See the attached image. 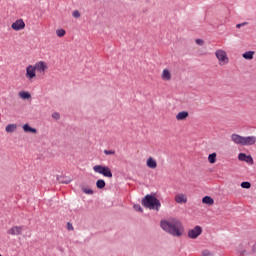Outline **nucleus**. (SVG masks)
Returning a JSON list of instances; mask_svg holds the SVG:
<instances>
[{"label": "nucleus", "instance_id": "1", "mask_svg": "<svg viewBox=\"0 0 256 256\" xmlns=\"http://www.w3.org/2000/svg\"><path fill=\"white\" fill-rule=\"evenodd\" d=\"M47 71H49V65L47 62L40 60L34 65H28L26 67L25 77L28 81H35V79H37V75L43 77Z\"/></svg>", "mask_w": 256, "mask_h": 256}, {"label": "nucleus", "instance_id": "2", "mask_svg": "<svg viewBox=\"0 0 256 256\" xmlns=\"http://www.w3.org/2000/svg\"><path fill=\"white\" fill-rule=\"evenodd\" d=\"M160 227L173 237H181V235H183V225L177 219L162 220Z\"/></svg>", "mask_w": 256, "mask_h": 256}, {"label": "nucleus", "instance_id": "3", "mask_svg": "<svg viewBox=\"0 0 256 256\" xmlns=\"http://www.w3.org/2000/svg\"><path fill=\"white\" fill-rule=\"evenodd\" d=\"M142 205L146 209H150L153 211H159L161 209V201L157 199V197L147 194L143 199H142Z\"/></svg>", "mask_w": 256, "mask_h": 256}, {"label": "nucleus", "instance_id": "4", "mask_svg": "<svg viewBox=\"0 0 256 256\" xmlns=\"http://www.w3.org/2000/svg\"><path fill=\"white\" fill-rule=\"evenodd\" d=\"M215 57L218 60V65H220V67H224V65H229V56L227 55V51L223 49H218L215 51Z\"/></svg>", "mask_w": 256, "mask_h": 256}, {"label": "nucleus", "instance_id": "5", "mask_svg": "<svg viewBox=\"0 0 256 256\" xmlns=\"http://www.w3.org/2000/svg\"><path fill=\"white\" fill-rule=\"evenodd\" d=\"M95 173H100V175H104V177H113V173L111 172V169L107 166L103 165H96L93 167Z\"/></svg>", "mask_w": 256, "mask_h": 256}, {"label": "nucleus", "instance_id": "6", "mask_svg": "<svg viewBox=\"0 0 256 256\" xmlns=\"http://www.w3.org/2000/svg\"><path fill=\"white\" fill-rule=\"evenodd\" d=\"M24 226H13L12 228L7 230L8 235H12V237L23 235Z\"/></svg>", "mask_w": 256, "mask_h": 256}, {"label": "nucleus", "instance_id": "7", "mask_svg": "<svg viewBox=\"0 0 256 256\" xmlns=\"http://www.w3.org/2000/svg\"><path fill=\"white\" fill-rule=\"evenodd\" d=\"M11 29L13 31H23L25 29V21L23 19H18L11 25Z\"/></svg>", "mask_w": 256, "mask_h": 256}, {"label": "nucleus", "instance_id": "8", "mask_svg": "<svg viewBox=\"0 0 256 256\" xmlns=\"http://www.w3.org/2000/svg\"><path fill=\"white\" fill-rule=\"evenodd\" d=\"M256 143V136H243L242 146L249 147L251 145H255Z\"/></svg>", "mask_w": 256, "mask_h": 256}, {"label": "nucleus", "instance_id": "9", "mask_svg": "<svg viewBox=\"0 0 256 256\" xmlns=\"http://www.w3.org/2000/svg\"><path fill=\"white\" fill-rule=\"evenodd\" d=\"M161 79L165 82L171 81V79H173V74H171V70L167 68L163 69L161 73Z\"/></svg>", "mask_w": 256, "mask_h": 256}, {"label": "nucleus", "instance_id": "10", "mask_svg": "<svg viewBox=\"0 0 256 256\" xmlns=\"http://www.w3.org/2000/svg\"><path fill=\"white\" fill-rule=\"evenodd\" d=\"M231 141H233V143H235L236 145H243V136L238 134H232Z\"/></svg>", "mask_w": 256, "mask_h": 256}, {"label": "nucleus", "instance_id": "11", "mask_svg": "<svg viewBox=\"0 0 256 256\" xmlns=\"http://www.w3.org/2000/svg\"><path fill=\"white\" fill-rule=\"evenodd\" d=\"M189 118V112L187 111H181L176 115V120L178 121H187Z\"/></svg>", "mask_w": 256, "mask_h": 256}, {"label": "nucleus", "instance_id": "12", "mask_svg": "<svg viewBox=\"0 0 256 256\" xmlns=\"http://www.w3.org/2000/svg\"><path fill=\"white\" fill-rule=\"evenodd\" d=\"M22 129L24 133H32L33 135L37 134V129L29 126V124H24Z\"/></svg>", "mask_w": 256, "mask_h": 256}, {"label": "nucleus", "instance_id": "13", "mask_svg": "<svg viewBox=\"0 0 256 256\" xmlns=\"http://www.w3.org/2000/svg\"><path fill=\"white\" fill-rule=\"evenodd\" d=\"M242 57L247 61H252V59L255 57V51H247L242 54Z\"/></svg>", "mask_w": 256, "mask_h": 256}, {"label": "nucleus", "instance_id": "14", "mask_svg": "<svg viewBox=\"0 0 256 256\" xmlns=\"http://www.w3.org/2000/svg\"><path fill=\"white\" fill-rule=\"evenodd\" d=\"M203 233V228L201 226H195L193 228V239H197L199 235Z\"/></svg>", "mask_w": 256, "mask_h": 256}, {"label": "nucleus", "instance_id": "15", "mask_svg": "<svg viewBox=\"0 0 256 256\" xmlns=\"http://www.w3.org/2000/svg\"><path fill=\"white\" fill-rule=\"evenodd\" d=\"M239 161H253L252 155H246L245 153H240L238 155Z\"/></svg>", "mask_w": 256, "mask_h": 256}, {"label": "nucleus", "instance_id": "16", "mask_svg": "<svg viewBox=\"0 0 256 256\" xmlns=\"http://www.w3.org/2000/svg\"><path fill=\"white\" fill-rule=\"evenodd\" d=\"M57 181L64 185H69V183L71 182V178L65 176H58Z\"/></svg>", "mask_w": 256, "mask_h": 256}, {"label": "nucleus", "instance_id": "17", "mask_svg": "<svg viewBox=\"0 0 256 256\" xmlns=\"http://www.w3.org/2000/svg\"><path fill=\"white\" fill-rule=\"evenodd\" d=\"M176 203H187V196L184 194H178L175 196Z\"/></svg>", "mask_w": 256, "mask_h": 256}, {"label": "nucleus", "instance_id": "18", "mask_svg": "<svg viewBox=\"0 0 256 256\" xmlns=\"http://www.w3.org/2000/svg\"><path fill=\"white\" fill-rule=\"evenodd\" d=\"M5 131L6 133H15V131H17V124H8Z\"/></svg>", "mask_w": 256, "mask_h": 256}, {"label": "nucleus", "instance_id": "19", "mask_svg": "<svg viewBox=\"0 0 256 256\" xmlns=\"http://www.w3.org/2000/svg\"><path fill=\"white\" fill-rule=\"evenodd\" d=\"M18 96L20 97V99H31V93L27 91H20L18 93Z\"/></svg>", "mask_w": 256, "mask_h": 256}, {"label": "nucleus", "instance_id": "20", "mask_svg": "<svg viewBox=\"0 0 256 256\" xmlns=\"http://www.w3.org/2000/svg\"><path fill=\"white\" fill-rule=\"evenodd\" d=\"M202 203H204L205 205H213L215 203V200H213L211 196H205L202 199Z\"/></svg>", "mask_w": 256, "mask_h": 256}, {"label": "nucleus", "instance_id": "21", "mask_svg": "<svg viewBox=\"0 0 256 256\" xmlns=\"http://www.w3.org/2000/svg\"><path fill=\"white\" fill-rule=\"evenodd\" d=\"M105 185H106V183H105V180H103V179H99L96 182L97 189H105Z\"/></svg>", "mask_w": 256, "mask_h": 256}, {"label": "nucleus", "instance_id": "22", "mask_svg": "<svg viewBox=\"0 0 256 256\" xmlns=\"http://www.w3.org/2000/svg\"><path fill=\"white\" fill-rule=\"evenodd\" d=\"M66 33L67 32L65 31V29H58V30H56L57 37H65Z\"/></svg>", "mask_w": 256, "mask_h": 256}, {"label": "nucleus", "instance_id": "23", "mask_svg": "<svg viewBox=\"0 0 256 256\" xmlns=\"http://www.w3.org/2000/svg\"><path fill=\"white\" fill-rule=\"evenodd\" d=\"M147 167H149L150 169H156L157 162L156 161H147Z\"/></svg>", "mask_w": 256, "mask_h": 256}, {"label": "nucleus", "instance_id": "24", "mask_svg": "<svg viewBox=\"0 0 256 256\" xmlns=\"http://www.w3.org/2000/svg\"><path fill=\"white\" fill-rule=\"evenodd\" d=\"M82 191H83V193H85L86 195H93V190H92L91 188L82 187Z\"/></svg>", "mask_w": 256, "mask_h": 256}, {"label": "nucleus", "instance_id": "25", "mask_svg": "<svg viewBox=\"0 0 256 256\" xmlns=\"http://www.w3.org/2000/svg\"><path fill=\"white\" fill-rule=\"evenodd\" d=\"M241 187H242V189H251V183L250 182H242Z\"/></svg>", "mask_w": 256, "mask_h": 256}, {"label": "nucleus", "instance_id": "26", "mask_svg": "<svg viewBox=\"0 0 256 256\" xmlns=\"http://www.w3.org/2000/svg\"><path fill=\"white\" fill-rule=\"evenodd\" d=\"M217 159V153H212L208 156V161H215Z\"/></svg>", "mask_w": 256, "mask_h": 256}, {"label": "nucleus", "instance_id": "27", "mask_svg": "<svg viewBox=\"0 0 256 256\" xmlns=\"http://www.w3.org/2000/svg\"><path fill=\"white\" fill-rule=\"evenodd\" d=\"M134 209L135 211H139V213H143V208L139 204H135Z\"/></svg>", "mask_w": 256, "mask_h": 256}, {"label": "nucleus", "instance_id": "28", "mask_svg": "<svg viewBox=\"0 0 256 256\" xmlns=\"http://www.w3.org/2000/svg\"><path fill=\"white\" fill-rule=\"evenodd\" d=\"M202 256H213V252L209 250L202 251Z\"/></svg>", "mask_w": 256, "mask_h": 256}, {"label": "nucleus", "instance_id": "29", "mask_svg": "<svg viewBox=\"0 0 256 256\" xmlns=\"http://www.w3.org/2000/svg\"><path fill=\"white\" fill-rule=\"evenodd\" d=\"M72 16H73L75 19H79V17H81V13H79V11L76 10V11H74V12L72 13Z\"/></svg>", "mask_w": 256, "mask_h": 256}, {"label": "nucleus", "instance_id": "30", "mask_svg": "<svg viewBox=\"0 0 256 256\" xmlns=\"http://www.w3.org/2000/svg\"><path fill=\"white\" fill-rule=\"evenodd\" d=\"M105 155H115V150H104Z\"/></svg>", "mask_w": 256, "mask_h": 256}, {"label": "nucleus", "instance_id": "31", "mask_svg": "<svg viewBox=\"0 0 256 256\" xmlns=\"http://www.w3.org/2000/svg\"><path fill=\"white\" fill-rule=\"evenodd\" d=\"M205 44V41H203V39H196V45H204Z\"/></svg>", "mask_w": 256, "mask_h": 256}, {"label": "nucleus", "instance_id": "32", "mask_svg": "<svg viewBox=\"0 0 256 256\" xmlns=\"http://www.w3.org/2000/svg\"><path fill=\"white\" fill-rule=\"evenodd\" d=\"M60 117H61V115H59V113H57V112H54L53 114H52V118L53 119H60Z\"/></svg>", "mask_w": 256, "mask_h": 256}, {"label": "nucleus", "instance_id": "33", "mask_svg": "<svg viewBox=\"0 0 256 256\" xmlns=\"http://www.w3.org/2000/svg\"><path fill=\"white\" fill-rule=\"evenodd\" d=\"M245 25H248V22H243V23L237 24L236 27H237V29H241V27H245Z\"/></svg>", "mask_w": 256, "mask_h": 256}, {"label": "nucleus", "instance_id": "34", "mask_svg": "<svg viewBox=\"0 0 256 256\" xmlns=\"http://www.w3.org/2000/svg\"><path fill=\"white\" fill-rule=\"evenodd\" d=\"M67 229L68 231H73V224H71L70 222L67 223Z\"/></svg>", "mask_w": 256, "mask_h": 256}, {"label": "nucleus", "instance_id": "35", "mask_svg": "<svg viewBox=\"0 0 256 256\" xmlns=\"http://www.w3.org/2000/svg\"><path fill=\"white\" fill-rule=\"evenodd\" d=\"M237 251L240 255H245V249L238 248Z\"/></svg>", "mask_w": 256, "mask_h": 256}, {"label": "nucleus", "instance_id": "36", "mask_svg": "<svg viewBox=\"0 0 256 256\" xmlns=\"http://www.w3.org/2000/svg\"><path fill=\"white\" fill-rule=\"evenodd\" d=\"M188 237H189L190 239H193V229L189 230V232H188Z\"/></svg>", "mask_w": 256, "mask_h": 256}, {"label": "nucleus", "instance_id": "37", "mask_svg": "<svg viewBox=\"0 0 256 256\" xmlns=\"http://www.w3.org/2000/svg\"><path fill=\"white\" fill-rule=\"evenodd\" d=\"M147 161H153V158H152V157H149V158L147 159Z\"/></svg>", "mask_w": 256, "mask_h": 256}, {"label": "nucleus", "instance_id": "38", "mask_svg": "<svg viewBox=\"0 0 256 256\" xmlns=\"http://www.w3.org/2000/svg\"><path fill=\"white\" fill-rule=\"evenodd\" d=\"M249 165H253V161H248Z\"/></svg>", "mask_w": 256, "mask_h": 256}, {"label": "nucleus", "instance_id": "39", "mask_svg": "<svg viewBox=\"0 0 256 256\" xmlns=\"http://www.w3.org/2000/svg\"><path fill=\"white\" fill-rule=\"evenodd\" d=\"M210 163H215V161H210Z\"/></svg>", "mask_w": 256, "mask_h": 256}, {"label": "nucleus", "instance_id": "40", "mask_svg": "<svg viewBox=\"0 0 256 256\" xmlns=\"http://www.w3.org/2000/svg\"><path fill=\"white\" fill-rule=\"evenodd\" d=\"M0 256H3V255L0 254Z\"/></svg>", "mask_w": 256, "mask_h": 256}]
</instances>
